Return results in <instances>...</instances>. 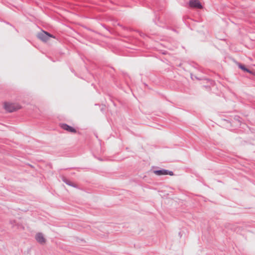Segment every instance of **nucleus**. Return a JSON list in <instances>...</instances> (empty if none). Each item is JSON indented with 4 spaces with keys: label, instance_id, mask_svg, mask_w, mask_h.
Here are the masks:
<instances>
[{
    "label": "nucleus",
    "instance_id": "obj_8",
    "mask_svg": "<svg viewBox=\"0 0 255 255\" xmlns=\"http://www.w3.org/2000/svg\"><path fill=\"white\" fill-rule=\"evenodd\" d=\"M62 181L66 183L67 185H69L70 186L76 188H78V185L75 184V183L72 182L71 181H70L69 179L66 178L65 177H62Z\"/></svg>",
    "mask_w": 255,
    "mask_h": 255
},
{
    "label": "nucleus",
    "instance_id": "obj_3",
    "mask_svg": "<svg viewBox=\"0 0 255 255\" xmlns=\"http://www.w3.org/2000/svg\"><path fill=\"white\" fill-rule=\"evenodd\" d=\"M153 173L158 176L169 175L170 176H173L174 173L167 169L160 168L157 170H154L152 171Z\"/></svg>",
    "mask_w": 255,
    "mask_h": 255
},
{
    "label": "nucleus",
    "instance_id": "obj_7",
    "mask_svg": "<svg viewBox=\"0 0 255 255\" xmlns=\"http://www.w3.org/2000/svg\"><path fill=\"white\" fill-rule=\"evenodd\" d=\"M237 65L239 67V68L241 69H242L243 71L248 72L249 73H250L251 74H254V72L250 70L249 69L247 68L245 65L240 63V62H236Z\"/></svg>",
    "mask_w": 255,
    "mask_h": 255
},
{
    "label": "nucleus",
    "instance_id": "obj_5",
    "mask_svg": "<svg viewBox=\"0 0 255 255\" xmlns=\"http://www.w3.org/2000/svg\"><path fill=\"white\" fill-rule=\"evenodd\" d=\"M59 126L62 129L65 130L67 131L68 132H71V133H76L77 132V130L74 128H73L70 126H69L68 125H67L66 124L61 123L59 124Z\"/></svg>",
    "mask_w": 255,
    "mask_h": 255
},
{
    "label": "nucleus",
    "instance_id": "obj_2",
    "mask_svg": "<svg viewBox=\"0 0 255 255\" xmlns=\"http://www.w3.org/2000/svg\"><path fill=\"white\" fill-rule=\"evenodd\" d=\"M37 36L43 42H47L50 37L55 38L54 35L45 31L38 33Z\"/></svg>",
    "mask_w": 255,
    "mask_h": 255
},
{
    "label": "nucleus",
    "instance_id": "obj_1",
    "mask_svg": "<svg viewBox=\"0 0 255 255\" xmlns=\"http://www.w3.org/2000/svg\"><path fill=\"white\" fill-rule=\"evenodd\" d=\"M4 107L5 110L9 113L16 111L21 108L18 104L10 103L8 102L4 103Z\"/></svg>",
    "mask_w": 255,
    "mask_h": 255
},
{
    "label": "nucleus",
    "instance_id": "obj_4",
    "mask_svg": "<svg viewBox=\"0 0 255 255\" xmlns=\"http://www.w3.org/2000/svg\"><path fill=\"white\" fill-rule=\"evenodd\" d=\"M189 6L192 8L201 9L203 6L199 0H190L188 2Z\"/></svg>",
    "mask_w": 255,
    "mask_h": 255
},
{
    "label": "nucleus",
    "instance_id": "obj_9",
    "mask_svg": "<svg viewBox=\"0 0 255 255\" xmlns=\"http://www.w3.org/2000/svg\"><path fill=\"white\" fill-rule=\"evenodd\" d=\"M154 22H155V23L156 24H157V22H156L155 20H154Z\"/></svg>",
    "mask_w": 255,
    "mask_h": 255
},
{
    "label": "nucleus",
    "instance_id": "obj_10",
    "mask_svg": "<svg viewBox=\"0 0 255 255\" xmlns=\"http://www.w3.org/2000/svg\"><path fill=\"white\" fill-rule=\"evenodd\" d=\"M181 234V233H180V232H179V236H181V234Z\"/></svg>",
    "mask_w": 255,
    "mask_h": 255
},
{
    "label": "nucleus",
    "instance_id": "obj_6",
    "mask_svg": "<svg viewBox=\"0 0 255 255\" xmlns=\"http://www.w3.org/2000/svg\"><path fill=\"white\" fill-rule=\"evenodd\" d=\"M35 238L37 242L41 245H43L46 243V239L44 237L43 234L41 233L36 234Z\"/></svg>",
    "mask_w": 255,
    "mask_h": 255
}]
</instances>
